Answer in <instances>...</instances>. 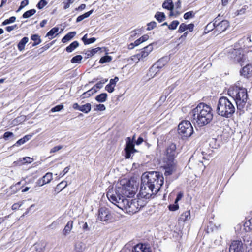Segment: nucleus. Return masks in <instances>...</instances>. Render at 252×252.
Segmentation results:
<instances>
[{
    "label": "nucleus",
    "mask_w": 252,
    "mask_h": 252,
    "mask_svg": "<svg viewBox=\"0 0 252 252\" xmlns=\"http://www.w3.org/2000/svg\"><path fill=\"white\" fill-rule=\"evenodd\" d=\"M112 60V57L109 56H105L102 57L99 61V63H108Z\"/></svg>",
    "instance_id": "79ce46f5"
},
{
    "label": "nucleus",
    "mask_w": 252,
    "mask_h": 252,
    "mask_svg": "<svg viewBox=\"0 0 252 252\" xmlns=\"http://www.w3.org/2000/svg\"><path fill=\"white\" fill-rule=\"evenodd\" d=\"M23 204V201L14 203L12 206V207H11L12 209L13 210H16L18 209L19 208H20L22 205Z\"/></svg>",
    "instance_id": "5fc2aeb1"
},
{
    "label": "nucleus",
    "mask_w": 252,
    "mask_h": 252,
    "mask_svg": "<svg viewBox=\"0 0 252 252\" xmlns=\"http://www.w3.org/2000/svg\"><path fill=\"white\" fill-rule=\"evenodd\" d=\"M164 183V178L159 172L150 171L141 176L139 195L142 198L149 199L156 194Z\"/></svg>",
    "instance_id": "f257e3e1"
},
{
    "label": "nucleus",
    "mask_w": 252,
    "mask_h": 252,
    "mask_svg": "<svg viewBox=\"0 0 252 252\" xmlns=\"http://www.w3.org/2000/svg\"><path fill=\"white\" fill-rule=\"evenodd\" d=\"M93 12V10H91L79 16L76 19V22H79L85 18L89 17Z\"/></svg>",
    "instance_id": "c85d7f7f"
},
{
    "label": "nucleus",
    "mask_w": 252,
    "mask_h": 252,
    "mask_svg": "<svg viewBox=\"0 0 252 252\" xmlns=\"http://www.w3.org/2000/svg\"><path fill=\"white\" fill-rule=\"evenodd\" d=\"M160 61H158L149 70L148 76L151 78L155 77L158 73L162 66L160 65Z\"/></svg>",
    "instance_id": "2eb2a0df"
},
{
    "label": "nucleus",
    "mask_w": 252,
    "mask_h": 252,
    "mask_svg": "<svg viewBox=\"0 0 252 252\" xmlns=\"http://www.w3.org/2000/svg\"><path fill=\"white\" fill-rule=\"evenodd\" d=\"M243 245L241 241H233L230 245L229 252H244V246Z\"/></svg>",
    "instance_id": "f8f14e48"
},
{
    "label": "nucleus",
    "mask_w": 252,
    "mask_h": 252,
    "mask_svg": "<svg viewBox=\"0 0 252 252\" xmlns=\"http://www.w3.org/2000/svg\"><path fill=\"white\" fill-rule=\"evenodd\" d=\"M102 87L103 84L100 81H99V82L96 83V85L94 86L93 87H95V89H96V90L97 91V89H101V88H102Z\"/></svg>",
    "instance_id": "69168bd1"
},
{
    "label": "nucleus",
    "mask_w": 252,
    "mask_h": 252,
    "mask_svg": "<svg viewBox=\"0 0 252 252\" xmlns=\"http://www.w3.org/2000/svg\"><path fill=\"white\" fill-rule=\"evenodd\" d=\"M153 50V45L150 44L148 46L143 48L142 51L139 53L137 54L134 57L136 58L138 61L142 60L148 56L149 53Z\"/></svg>",
    "instance_id": "ddd939ff"
},
{
    "label": "nucleus",
    "mask_w": 252,
    "mask_h": 252,
    "mask_svg": "<svg viewBox=\"0 0 252 252\" xmlns=\"http://www.w3.org/2000/svg\"><path fill=\"white\" fill-rule=\"evenodd\" d=\"M183 196V192H179L178 193V194L177 195V197H176V199L175 200V202H176V203H178V201H179L182 199Z\"/></svg>",
    "instance_id": "680f3d73"
},
{
    "label": "nucleus",
    "mask_w": 252,
    "mask_h": 252,
    "mask_svg": "<svg viewBox=\"0 0 252 252\" xmlns=\"http://www.w3.org/2000/svg\"><path fill=\"white\" fill-rule=\"evenodd\" d=\"M194 16V14L193 11H189L184 14V18L185 19H189L193 18Z\"/></svg>",
    "instance_id": "de8ad7c7"
},
{
    "label": "nucleus",
    "mask_w": 252,
    "mask_h": 252,
    "mask_svg": "<svg viewBox=\"0 0 252 252\" xmlns=\"http://www.w3.org/2000/svg\"><path fill=\"white\" fill-rule=\"evenodd\" d=\"M69 170V167H66L64 169L62 173H60V176L61 177L63 176L66 173H67L68 172Z\"/></svg>",
    "instance_id": "0e129e2a"
},
{
    "label": "nucleus",
    "mask_w": 252,
    "mask_h": 252,
    "mask_svg": "<svg viewBox=\"0 0 252 252\" xmlns=\"http://www.w3.org/2000/svg\"><path fill=\"white\" fill-rule=\"evenodd\" d=\"M217 113L222 117L231 118L235 112V108L231 101L226 97H220L217 103Z\"/></svg>",
    "instance_id": "39448f33"
},
{
    "label": "nucleus",
    "mask_w": 252,
    "mask_h": 252,
    "mask_svg": "<svg viewBox=\"0 0 252 252\" xmlns=\"http://www.w3.org/2000/svg\"><path fill=\"white\" fill-rule=\"evenodd\" d=\"M83 245L81 242L77 243L75 245V251L76 252H82L84 251Z\"/></svg>",
    "instance_id": "e433bc0d"
},
{
    "label": "nucleus",
    "mask_w": 252,
    "mask_h": 252,
    "mask_svg": "<svg viewBox=\"0 0 252 252\" xmlns=\"http://www.w3.org/2000/svg\"><path fill=\"white\" fill-rule=\"evenodd\" d=\"M136 191V186L131 185L129 180L124 179L121 180L115 188H108L106 195L111 202L119 207V203L124 201L126 197H133Z\"/></svg>",
    "instance_id": "f03ea898"
},
{
    "label": "nucleus",
    "mask_w": 252,
    "mask_h": 252,
    "mask_svg": "<svg viewBox=\"0 0 252 252\" xmlns=\"http://www.w3.org/2000/svg\"><path fill=\"white\" fill-rule=\"evenodd\" d=\"M91 109V105L90 103H86L85 105H81L80 106V111L84 112L85 113H88L90 111Z\"/></svg>",
    "instance_id": "2f4dec72"
},
{
    "label": "nucleus",
    "mask_w": 252,
    "mask_h": 252,
    "mask_svg": "<svg viewBox=\"0 0 252 252\" xmlns=\"http://www.w3.org/2000/svg\"><path fill=\"white\" fill-rule=\"evenodd\" d=\"M232 54L234 56H235L234 58L235 61H237L238 63L241 64V65H244V63L247 62L249 61L248 60H247L248 56H250L252 54L251 52H248L247 54L244 55L243 53V51L241 50H237L233 49L232 52Z\"/></svg>",
    "instance_id": "1a4fd4ad"
},
{
    "label": "nucleus",
    "mask_w": 252,
    "mask_h": 252,
    "mask_svg": "<svg viewBox=\"0 0 252 252\" xmlns=\"http://www.w3.org/2000/svg\"><path fill=\"white\" fill-rule=\"evenodd\" d=\"M79 46V42L77 41H74L67 46L65 50L67 52L71 53L73 51Z\"/></svg>",
    "instance_id": "b1692460"
},
{
    "label": "nucleus",
    "mask_w": 252,
    "mask_h": 252,
    "mask_svg": "<svg viewBox=\"0 0 252 252\" xmlns=\"http://www.w3.org/2000/svg\"><path fill=\"white\" fill-rule=\"evenodd\" d=\"M243 240L244 246L252 250V233L246 234L243 237Z\"/></svg>",
    "instance_id": "6ab92c4d"
},
{
    "label": "nucleus",
    "mask_w": 252,
    "mask_h": 252,
    "mask_svg": "<svg viewBox=\"0 0 252 252\" xmlns=\"http://www.w3.org/2000/svg\"><path fill=\"white\" fill-rule=\"evenodd\" d=\"M114 86L110 84H107L105 87V90L109 93H112L114 91Z\"/></svg>",
    "instance_id": "864d4df0"
},
{
    "label": "nucleus",
    "mask_w": 252,
    "mask_h": 252,
    "mask_svg": "<svg viewBox=\"0 0 252 252\" xmlns=\"http://www.w3.org/2000/svg\"><path fill=\"white\" fill-rule=\"evenodd\" d=\"M190 218V211H187L185 212H184L181 216V220L183 221H185L188 220H189Z\"/></svg>",
    "instance_id": "c9c22d12"
},
{
    "label": "nucleus",
    "mask_w": 252,
    "mask_h": 252,
    "mask_svg": "<svg viewBox=\"0 0 252 252\" xmlns=\"http://www.w3.org/2000/svg\"><path fill=\"white\" fill-rule=\"evenodd\" d=\"M20 161L23 163H31L33 161V159L28 157L23 158Z\"/></svg>",
    "instance_id": "37998d69"
},
{
    "label": "nucleus",
    "mask_w": 252,
    "mask_h": 252,
    "mask_svg": "<svg viewBox=\"0 0 252 252\" xmlns=\"http://www.w3.org/2000/svg\"><path fill=\"white\" fill-rule=\"evenodd\" d=\"M32 136L31 135H26L25 136H24L22 139H23V141L26 142L29 140L31 138Z\"/></svg>",
    "instance_id": "774afa93"
},
{
    "label": "nucleus",
    "mask_w": 252,
    "mask_h": 252,
    "mask_svg": "<svg viewBox=\"0 0 252 252\" xmlns=\"http://www.w3.org/2000/svg\"><path fill=\"white\" fill-rule=\"evenodd\" d=\"M75 0H64V1L63 2V9H66L68 8L70 4L73 3Z\"/></svg>",
    "instance_id": "ea45409f"
},
{
    "label": "nucleus",
    "mask_w": 252,
    "mask_h": 252,
    "mask_svg": "<svg viewBox=\"0 0 252 252\" xmlns=\"http://www.w3.org/2000/svg\"><path fill=\"white\" fill-rule=\"evenodd\" d=\"M13 133L11 132H6L4 133L3 137L5 140H7L9 137L13 136Z\"/></svg>",
    "instance_id": "bf43d9fd"
},
{
    "label": "nucleus",
    "mask_w": 252,
    "mask_h": 252,
    "mask_svg": "<svg viewBox=\"0 0 252 252\" xmlns=\"http://www.w3.org/2000/svg\"><path fill=\"white\" fill-rule=\"evenodd\" d=\"M165 164L164 165V168L165 169L164 174L165 176H169L173 173L175 170V164L174 162H165Z\"/></svg>",
    "instance_id": "dca6fc26"
},
{
    "label": "nucleus",
    "mask_w": 252,
    "mask_h": 252,
    "mask_svg": "<svg viewBox=\"0 0 252 252\" xmlns=\"http://www.w3.org/2000/svg\"><path fill=\"white\" fill-rule=\"evenodd\" d=\"M73 227V221H69L66 224L64 229L63 230V233L64 235H68L71 231Z\"/></svg>",
    "instance_id": "5701e85b"
},
{
    "label": "nucleus",
    "mask_w": 252,
    "mask_h": 252,
    "mask_svg": "<svg viewBox=\"0 0 252 252\" xmlns=\"http://www.w3.org/2000/svg\"><path fill=\"white\" fill-rule=\"evenodd\" d=\"M76 34L75 32H71L66 34L62 39L63 43H65L71 40Z\"/></svg>",
    "instance_id": "a878e982"
},
{
    "label": "nucleus",
    "mask_w": 252,
    "mask_h": 252,
    "mask_svg": "<svg viewBox=\"0 0 252 252\" xmlns=\"http://www.w3.org/2000/svg\"><path fill=\"white\" fill-rule=\"evenodd\" d=\"M16 18L15 16H12L8 19L5 20L2 23V26H5L12 23H14L16 21Z\"/></svg>",
    "instance_id": "4c0bfd02"
},
{
    "label": "nucleus",
    "mask_w": 252,
    "mask_h": 252,
    "mask_svg": "<svg viewBox=\"0 0 252 252\" xmlns=\"http://www.w3.org/2000/svg\"><path fill=\"white\" fill-rule=\"evenodd\" d=\"M111 218V215L108 209L106 208H101L99 209L98 211V219L102 221H105L110 220Z\"/></svg>",
    "instance_id": "4468645a"
},
{
    "label": "nucleus",
    "mask_w": 252,
    "mask_h": 252,
    "mask_svg": "<svg viewBox=\"0 0 252 252\" xmlns=\"http://www.w3.org/2000/svg\"><path fill=\"white\" fill-rule=\"evenodd\" d=\"M142 202L141 200L136 199H124V201L119 203V208L125 210L127 213L134 214L137 212L144 205L140 204Z\"/></svg>",
    "instance_id": "423d86ee"
},
{
    "label": "nucleus",
    "mask_w": 252,
    "mask_h": 252,
    "mask_svg": "<svg viewBox=\"0 0 252 252\" xmlns=\"http://www.w3.org/2000/svg\"><path fill=\"white\" fill-rule=\"evenodd\" d=\"M96 39L94 37H92L89 39H88L87 42L85 45H88L91 43H94L96 41Z\"/></svg>",
    "instance_id": "e2e57ef3"
},
{
    "label": "nucleus",
    "mask_w": 252,
    "mask_h": 252,
    "mask_svg": "<svg viewBox=\"0 0 252 252\" xmlns=\"http://www.w3.org/2000/svg\"><path fill=\"white\" fill-rule=\"evenodd\" d=\"M179 24V22L178 20H174L168 25V29L171 30H175Z\"/></svg>",
    "instance_id": "58836bf2"
},
{
    "label": "nucleus",
    "mask_w": 252,
    "mask_h": 252,
    "mask_svg": "<svg viewBox=\"0 0 252 252\" xmlns=\"http://www.w3.org/2000/svg\"><path fill=\"white\" fill-rule=\"evenodd\" d=\"M229 26V23L228 21L222 20L220 22H218L216 19V29L213 33L214 35H218L225 31Z\"/></svg>",
    "instance_id": "9d476101"
},
{
    "label": "nucleus",
    "mask_w": 252,
    "mask_h": 252,
    "mask_svg": "<svg viewBox=\"0 0 252 252\" xmlns=\"http://www.w3.org/2000/svg\"><path fill=\"white\" fill-rule=\"evenodd\" d=\"M245 227H248L249 230H252V218L247 220L244 223Z\"/></svg>",
    "instance_id": "c03bdc74"
},
{
    "label": "nucleus",
    "mask_w": 252,
    "mask_h": 252,
    "mask_svg": "<svg viewBox=\"0 0 252 252\" xmlns=\"http://www.w3.org/2000/svg\"><path fill=\"white\" fill-rule=\"evenodd\" d=\"M29 3L28 0H24L21 1L20 6H19L18 10L16 11L17 12H19L21 10H22L25 6L27 5Z\"/></svg>",
    "instance_id": "8fccbe9b"
},
{
    "label": "nucleus",
    "mask_w": 252,
    "mask_h": 252,
    "mask_svg": "<svg viewBox=\"0 0 252 252\" xmlns=\"http://www.w3.org/2000/svg\"><path fill=\"white\" fill-rule=\"evenodd\" d=\"M101 49L100 47H97L94 49H92L91 51H88V56H93L98 51H99Z\"/></svg>",
    "instance_id": "09e8293b"
},
{
    "label": "nucleus",
    "mask_w": 252,
    "mask_h": 252,
    "mask_svg": "<svg viewBox=\"0 0 252 252\" xmlns=\"http://www.w3.org/2000/svg\"><path fill=\"white\" fill-rule=\"evenodd\" d=\"M189 117L195 126L202 127L209 124L212 120L213 109L210 105L200 103L189 112Z\"/></svg>",
    "instance_id": "7ed1b4c3"
},
{
    "label": "nucleus",
    "mask_w": 252,
    "mask_h": 252,
    "mask_svg": "<svg viewBox=\"0 0 252 252\" xmlns=\"http://www.w3.org/2000/svg\"><path fill=\"white\" fill-rule=\"evenodd\" d=\"M59 28L54 27L50 30L46 34V36L48 37L49 39H52L55 37V34L59 31Z\"/></svg>",
    "instance_id": "cd10ccee"
},
{
    "label": "nucleus",
    "mask_w": 252,
    "mask_h": 252,
    "mask_svg": "<svg viewBox=\"0 0 252 252\" xmlns=\"http://www.w3.org/2000/svg\"><path fill=\"white\" fill-rule=\"evenodd\" d=\"M17 28V25H14L13 26H7L6 27L5 29H6V31H7L8 32H10L11 31L16 29Z\"/></svg>",
    "instance_id": "052dcab7"
},
{
    "label": "nucleus",
    "mask_w": 252,
    "mask_h": 252,
    "mask_svg": "<svg viewBox=\"0 0 252 252\" xmlns=\"http://www.w3.org/2000/svg\"><path fill=\"white\" fill-rule=\"evenodd\" d=\"M228 94L235 101L238 110H242L248 99L247 90L237 86H231L228 90Z\"/></svg>",
    "instance_id": "20e7f679"
},
{
    "label": "nucleus",
    "mask_w": 252,
    "mask_h": 252,
    "mask_svg": "<svg viewBox=\"0 0 252 252\" xmlns=\"http://www.w3.org/2000/svg\"><path fill=\"white\" fill-rule=\"evenodd\" d=\"M155 18L159 22H161L165 19V15L163 12H157L155 15Z\"/></svg>",
    "instance_id": "7c9ffc66"
},
{
    "label": "nucleus",
    "mask_w": 252,
    "mask_h": 252,
    "mask_svg": "<svg viewBox=\"0 0 252 252\" xmlns=\"http://www.w3.org/2000/svg\"><path fill=\"white\" fill-rule=\"evenodd\" d=\"M95 108L94 110L97 111H104L105 110L106 107L104 104H97L95 106Z\"/></svg>",
    "instance_id": "603ef678"
},
{
    "label": "nucleus",
    "mask_w": 252,
    "mask_h": 252,
    "mask_svg": "<svg viewBox=\"0 0 252 252\" xmlns=\"http://www.w3.org/2000/svg\"><path fill=\"white\" fill-rule=\"evenodd\" d=\"M168 208L170 211H175L179 209V205L178 203H176V202H175L174 204L169 205Z\"/></svg>",
    "instance_id": "3c124183"
},
{
    "label": "nucleus",
    "mask_w": 252,
    "mask_h": 252,
    "mask_svg": "<svg viewBox=\"0 0 252 252\" xmlns=\"http://www.w3.org/2000/svg\"><path fill=\"white\" fill-rule=\"evenodd\" d=\"M194 27V25L192 23L188 25H186L185 23H182L179 26L178 32L182 33L186 30H189L190 32H191L193 31Z\"/></svg>",
    "instance_id": "412c9836"
},
{
    "label": "nucleus",
    "mask_w": 252,
    "mask_h": 252,
    "mask_svg": "<svg viewBox=\"0 0 252 252\" xmlns=\"http://www.w3.org/2000/svg\"><path fill=\"white\" fill-rule=\"evenodd\" d=\"M125 151L126 153L125 157L126 158H129L130 157L131 154L137 151L134 148V144L133 143V140L130 137H127L126 138Z\"/></svg>",
    "instance_id": "9b49d317"
},
{
    "label": "nucleus",
    "mask_w": 252,
    "mask_h": 252,
    "mask_svg": "<svg viewBox=\"0 0 252 252\" xmlns=\"http://www.w3.org/2000/svg\"><path fill=\"white\" fill-rule=\"evenodd\" d=\"M63 108V105L62 104L57 105L51 109L52 112H59Z\"/></svg>",
    "instance_id": "a18cd8bd"
},
{
    "label": "nucleus",
    "mask_w": 252,
    "mask_h": 252,
    "mask_svg": "<svg viewBox=\"0 0 252 252\" xmlns=\"http://www.w3.org/2000/svg\"><path fill=\"white\" fill-rule=\"evenodd\" d=\"M157 25L156 22L153 21L148 24L147 26V30H151L153 29L155 27H156Z\"/></svg>",
    "instance_id": "6e6d98bb"
},
{
    "label": "nucleus",
    "mask_w": 252,
    "mask_h": 252,
    "mask_svg": "<svg viewBox=\"0 0 252 252\" xmlns=\"http://www.w3.org/2000/svg\"><path fill=\"white\" fill-rule=\"evenodd\" d=\"M240 74L245 77L248 78L252 75V64H247L240 71Z\"/></svg>",
    "instance_id": "aec40b11"
},
{
    "label": "nucleus",
    "mask_w": 252,
    "mask_h": 252,
    "mask_svg": "<svg viewBox=\"0 0 252 252\" xmlns=\"http://www.w3.org/2000/svg\"><path fill=\"white\" fill-rule=\"evenodd\" d=\"M62 148H63V146L61 145L55 146L51 149L50 152V153H55V152L60 150Z\"/></svg>",
    "instance_id": "4d7b16f0"
},
{
    "label": "nucleus",
    "mask_w": 252,
    "mask_h": 252,
    "mask_svg": "<svg viewBox=\"0 0 252 252\" xmlns=\"http://www.w3.org/2000/svg\"><path fill=\"white\" fill-rule=\"evenodd\" d=\"M36 10L34 9L28 10L23 14L22 17L23 18H28L33 15L36 13Z\"/></svg>",
    "instance_id": "f704fd0d"
},
{
    "label": "nucleus",
    "mask_w": 252,
    "mask_h": 252,
    "mask_svg": "<svg viewBox=\"0 0 252 252\" xmlns=\"http://www.w3.org/2000/svg\"><path fill=\"white\" fill-rule=\"evenodd\" d=\"M178 132L184 137H190L193 132L192 126L189 121H182L178 125Z\"/></svg>",
    "instance_id": "0eeeda50"
},
{
    "label": "nucleus",
    "mask_w": 252,
    "mask_h": 252,
    "mask_svg": "<svg viewBox=\"0 0 252 252\" xmlns=\"http://www.w3.org/2000/svg\"><path fill=\"white\" fill-rule=\"evenodd\" d=\"M29 38L27 37H23L18 44V49L20 51H22L25 48L26 44L28 42Z\"/></svg>",
    "instance_id": "393cba45"
},
{
    "label": "nucleus",
    "mask_w": 252,
    "mask_h": 252,
    "mask_svg": "<svg viewBox=\"0 0 252 252\" xmlns=\"http://www.w3.org/2000/svg\"><path fill=\"white\" fill-rule=\"evenodd\" d=\"M119 81V78L118 77H115L114 79H111L110 80L109 83L111 85L115 87L116 84Z\"/></svg>",
    "instance_id": "13d9d810"
},
{
    "label": "nucleus",
    "mask_w": 252,
    "mask_h": 252,
    "mask_svg": "<svg viewBox=\"0 0 252 252\" xmlns=\"http://www.w3.org/2000/svg\"><path fill=\"white\" fill-rule=\"evenodd\" d=\"M97 92L96 89H95V87H93L90 90H88V91L85 92L83 94L82 96L83 98L85 97H88L90 96L93 94L94 93H96Z\"/></svg>",
    "instance_id": "72a5a7b5"
},
{
    "label": "nucleus",
    "mask_w": 252,
    "mask_h": 252,
    "mask_svg": "<svg viewBox=\"0 0 252 252\" xmlns=\"http://www.w3.org/2000/svg\"><path fill=\"white\" fill-rule=\"evenodd\" d=\"M31 39L34 41L33 46H36L39 44L41 42L40 36L38 34H33L31 36Z\"/></svg>",
    "instance_id": "473e14b6"
},
{
    "label": "nucleus",
    "mask_w": 252,
    "mask_h": 252,
    "mask_svg": "<svg viewBox=\"0 0 252 252\" xmlns=\"http://www.w3.org/2000/svg\"><path fill=\"white\" fill-rule=\"evenodd\" d=\"M216 29V19L213 22L208 23L205 27V31L206 32H209L211 31H214Z\"/></svg>",
    "instance_id": "bb28decb"
},
{
    "label": "nucleus",
    "mask_w": 252,
    "mask_h": 252,
    "mask_svg": "<svg viewBox=\"0 0 252 252\" xmlns=\"http://www.w3.org/2000/svg\"><path fill=\"white\" fill-rule=\"evenodd\" d=\"M25 142L23 141V139L22 138H21L20 139L18 140L16 143L13 145L18 146L19 145H22L24 144Z\"/></svg>",
    "instance_id": "338daca9"
},
{
    "label": "nucleus",
    "mask_w": 252,
    "mask_h": 252,
    "mask_svg": "<svg viewBox=\"0 0 252 252\" xmlns=\"http://www.w3.org/2000/svg\"><path fill=\"white\" fill-rule=\"evenodd\" d=\"M82 56L78 55L73 57L71 60V63H80L82 59Z\"/></svg>",
    "instance_id": "a19ab883"
},
{
    "label": "nucleus",
    "mask_w": 252,
    "mask_h": 252,
    "mask_svg": "<svg viewBox=\"0 0 252 252\" xmlns=\"http://www.w3.org/2000/svg\"><path fill=\"white\" fill-rule=\"evenodd\" d=\"M47 4V2L46 0H40L39 2L38 3L37 6L38 9H41L45 6H46Z\"/></svg>",
    "instance_id": "49530a36"
},
{
    "label": "nucleus",
    "mask_w": 252,
    "mask_h": 252,
    "mask_svg": "<svg viewBox=\"0 0 252 252\" xmlns=\"http://www.w3.org/2000/svg\"><path fill=\"white\" fill-rule=\"evenodd\" d=\"M176 146L175 144L171 143L166 148L163 160L164 162H174V158L177 155L176 151Z\"/></svg>",
    "instance_id": "6e6552de"
},
{
    "label": "nucleus",
    "mask_w": 252,
    "mask_h": 252,
    "mask_svg": "<svg viewBox=\"0 0 252 252\" xmlns=\"http://www.w3.org/2000/svg\"><path fill=\"white\" fill-rule=\"evenodd\" d=\"M162 7L164 9L172 11L174 8V4L171 0H165L162 4Z\"/></svg>",
    "instance_id": "4be33fe9"
},
{
    "label": "nucleus",
    "mask_w": 252,
    "mask_h": 252,
    "mask_svg": "<svg viewBox=\"0 0 252 252\" xmlns=\"http://www.w3.org/2000/svg\"><path fill=\"white\" fill-rule=\"evenodd\" d=\"M107 98V94L106 93H102L95 97V100L99 102H105Z\"/></svg>",
    "instance_id": "c756f323"
},
{
    "label": "nucleus",
    "mask_w": 252,
    "mask_h": 252,
    "mask_svg": "<svg viewBox=\"0 0 252 252\" xmlns=\"http://www.w3.org/2000/svg\"><path fill=\"white\" fill-rule=\"evenodd\" d=\"M133 252H152V251L148 245L138 244L134 247Z\"/></svg>",
    "instance_id": "a211bd4d"
},
{
    "label": "nucleus",
    "mask_w": 252,
    "mask_h": 252,
    "mask_svg": "<svg viewBox=\"0 0 252 252\" xmlns=\"http://www.w3.org/2000/svg\"><path fill=\"white\" fill-rule=\"evenodd\" d=\"M53 179V175L51 172L47 173L42 178L39 179L37 184L39 186H42L50 182Z\"/></svg>",
    "instance_id": "f3484780"
}]
</instances>
